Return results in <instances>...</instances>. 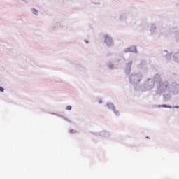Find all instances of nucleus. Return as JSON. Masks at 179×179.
I'll list each match as a JSON object with an SVG mask.
<instances>
[{"label":"nucleus","mask_w":179,"mask_h":179,"mask_svg":"<svg viewBox=\"0 0 179 179\" xmlns=\"http://www.w3.org/2000/svg\"><path fill=\"white\" fill-rule=\"evenodd\" d=\"M66 110H72V106H68L66 107Z\"/></svg>","instance_id":"nucleus-2"},{"label":"nucleus","mask_w":179,"mask_h":179,"mask_svg":"<svg viewBox=\"0 0 179 179\" xmlns=\"http://www.w3.org/2000/svg\"><path fill=\"white\" fill-rule=\"evenodd\" d=\"M3 87H0V92H3Z\"/></svg>","instance_id":"nucleus-3"},{"label":"nucleus","mask_w":179,"mask_h":179,"mask_svg":"<svg viewBox=\"0 0 179 179\" xmlns=\"http://www.w3.org/2000/svg\"><path fill=\"white\" fill-rule=\"evenodd\" d=\"M34 11H35V13H37V11L36 10H34Z\"/></svg>","instance_id":"nucleus-4"},{"label":"nucleus","mask_w":179,"mask_h":179,"mask_svg":"<svg viewBox=\"0 0 179 179\" xmlns=\"http://www.w3.org/2000/svg\"><path fill=\"white\" fill-rule=\"evenodd\" d=\"M105 39L106 43H107V41H111V38L107 36H105Z\"/></svg>","instance_id":"nucleus-1"}]
</instances>
